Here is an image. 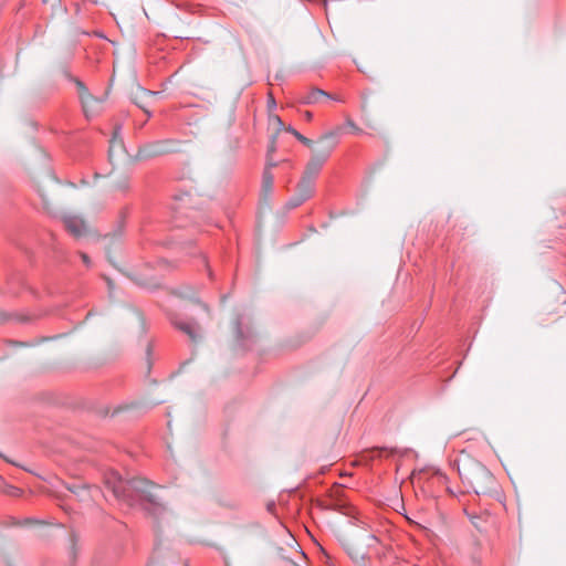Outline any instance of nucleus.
Listing matches in <instances>:
<instances>
[{
  "label": "nucleus",
  "instance_id": "1",
  "mask_svg": "<svg viewBox=\"0 0 566 566\" xmlns=\"http://www.w3.org/2000/svg\"><path fill=\"white\" fill-rule=\"evenodd\" d=\"M104 485L113 493L116 500L133 506L137 503L153 514H160L165 506L151 492L155 484L143 478L123 480L116 471H107L104 474Z\"/></svg>",
  "mask_w": 566,
  "mask_h": 566
},
{
  "label": "nucleus",
  "instance_id": "2",
  "mask_svg": "<svg viewBox=\"0 0 566 566\" xmlns=\"http://www.w3.org/2000/svg\"><path fill=\"white\" fill-rule=\"evenodd\" d=\"M458 472L464 484L478 495L496 493L497 482L494 475L478 460L470 455H461L458 460Z\"/></svg>",
  "mask_w": 566,
  "mask_h": 566
},
{
  "label": "nucleus",
  "instance_id": "3",
  "mask_svg": "<svg viewBox=\"0 0 566 566\" xmlns=\"http://www.w3.org/2000/svg\"><path fill=\"white\" fill-rule=\"evenodd\" d=\"M342 130V127H336L335 129L319 137L316 144L313 143V147L311 148L313 151V156L326 163L332 153L334 151V149L336 148V146L338 145Z\"/></svg>",
  "mask_w": 566,
  "mask_h": 566
},
{
  "label": "nucleus",
  "instance_id": "4",
  "mask_svg": "<svg viewBox=\"0 0 566 566\" xmlns=\"http://www.w3.org/2000/svg\"><path fill=\"white\" fill-rule=\"evenodd\" d=\"M120 126H115L113 137L109 140L108 158L111 163H113L115 158L120 159L126 155L124 142L120 136Z\"/></svg>",
  "mask_w": 566,
  "mask_h": 566
},
{
  "label": "nucleus",
  "instance_id": "5",
  "mask_svg": "<svg viewBox=\"0 0 566 566\" xmlns=\"http://www.w3.org/2000/svg\"><path fill=\"white\" fill-rule=\"evenodd\" d=\"M172 142L170 140H158L151 144L146 145L143 149H140L139 155L143 157H156L165 155L171 149L169 148V145Z\"/></svg>",
  "mask_w": 566,
  "mask_h": 566
},
{
  "label": "nucleus",
  "instance_id": "6",
  "mask_svg": "<svg viewBox=\"0 0 566 566\" xmlns=\"http://www.w3.org/2000/svg\"><path fill=\"white\" fill-rule=\"evenodd\" d=\"M63 222L67 232H70L75 238H80L86 233L85 222L76 216L65 217Z\"/></svg>",
  "mask_w": 566,
  "mask_h": 566
},
{
  "label": "nucleus",
  "instance_id": "7",
  "mask_svg": "<svg viewBox=\"0 0 566 566\" xmlns=\"http://www.w3.org/2000/svg\"><path fill=\"white\" fill-rule=\"evenodd\" d=\"M86 118H91L101 112L102 99L92 94L80 99Z\"/></svg>",
  "mask_w": 566,
  "mask_h": 566
},
{
  "label": "nucleus",
  "instance_id": "8",
  "mask_svg": "<svg viewBox=\"0 0 566 566\" xmlns=\"http://www.w3.org/2000/svg\"><path fill=\"white\" fill-rule=\"evenodd\" d=\"M336 99L331 94L326 93L325 91L321 88H312L306 95H304L301 98L302 104L311 105V104H318L323 99Z\"/></svg>",
  "mask_w": 566,
  "mask_h": 566
},
{
  "label": "nucleus",
  "instance_id": "9",
  "mask_svg": "<svg viewBox=\"0 0 566 566\" xmlns=\"http://www.w3.org/2000/svg\"><path fill=\"white\" fill-rule=\"evenodd\" d=\"M324 164H325V161H323L322 159H319L315 156H312L305 167L303 177L315 181V179L318 176L319 171L322 170Z\"/></svg>",
  "mask_w": 566,
  "mask_h": 566
},
{
  "label": "nucleus",
  "instance_id": "10",
  "mask_svg": "<svg viewBox=\"0 0 566 566\" xmlns=\"http://www.w3.org/2000/svg\"><path fill=\"white\" fill-rule=\"evenodd\" d=\"M174 326L188 335L192 340H196L198 337L199 326L195 322H185L179 319L171 321Z\"/></svg>",
  "mask_w": 566,
  "mask_h": 566
},
{
  "label": "nucleus",
  "instance_id": "11",
  "mask_svg": "<svg viewBox=\"0 0 566 566\" xmlns=\"http://www.w3.org/2000/svg\"><path fill=\"white\" fill-rule=\"evenodd\" d=\"M273 185H274V176L269 169H264L262 175V186H261V193L264 199H268L272 191H273Z\"/></svg>",
  "mask_w": 566,
  "mask_h": 566
},
{
  "label": "nucleus",
  "instance_id": "12",
  "mask_svg": "<svg viewBox=\"0 0 566 566\" xmlns=\"http://www.w3.org/2000/svg\"><path fill=\"white\" fill-rule=\"evenodd\" d=\"M315 189V181L302 177L301 181L297 185V195L303 197L305 200L310 199Z\"/></svg>",
  "mask_w": 566,
  "mask_h": 566
},
{
  "label": "nucleus",
  "instance_id": "13",
  "mask_svg": "<svg viewBox=\"0 0 566 566\" xmlns=\"http://www.w3.org/2000/svg\"><path fill=\"white\" fill-rule=\"evenodd\" d=\"M69 490L74 493L75 495H77L82 501H84L86 499V495L88 497H93V495L91 494L92 491L94 492H98V488L96 486H88L86 484H73L71 486H69Z\"/></svg>",
  "mask_w": 566,
  "mask_h": 566
},
{
  "label": "nucleus",
  "instance_id": "14",
  "mask_svg": "<svg viewBox=\"0 0 566 566\" xmlns=\"http://www.w3.org/2000/svg\"><path fill=\"white\" fill-rule=\"evenodd\" d=\"M286 132L291 133L298 142H301L304 146L312 148L313 147V140L310 138L303 136L301 133H298L296 129H294L292 126H289L285 128Z\"/></svg>",
  "mask_w": 566,
  "mask_h": 566
},
{
  "label": "nucleus",
  "instance_id": "15",
  "mask_svg": "<svg viewBox=\"0 0 566 566\" xmlns=\"http://www.w3.org/2000/svg\"><path fill=\"white\" fill-rule=\"evenodd\" d=\"M72 80L74 81V83L76 85L80 99L84 98L85 96L91 95L87 87L81 80H78V78H72Z\"/></svg>",
  "mask_w": 566,
  "mask_h": 566
},
{
  "label": "nucleus",
  "instance_id": "16",
  "mask_svg": "<svg viewBox=\"0 0 566 566\" xmlns=\"http://www.w3.org/2000/svg\"><path fill=\"white\" fill-rule=\"evenodd\" d=\"M186 201H189L188 195L181 198H176V202L172 206V209L175 210L176 213H182V210L185 208L184 202Z\"/></svg>",
  "mask_w": 566,
  "mask_h": 566
},
{
  "label": "nucleus",
  "instance_id": "17",
  "mask_svg": "<svg viewBox=\"0 0 566 566\" xmlns=\"http://www.w3.org/2000/svg\"><path fill=\"white\" fill-rule=\"evenodd\" d=\"M304 201H306V200L296 193L293 198H291L287 201L286 206L289 209H294V208H297L298 206H301Z\"/></svg>",
  "mask_w": 566,
  "mask_h": 566
},
{
  "label": "nucleus",
  "instance_id": "18",
  "mask_svg": "<svg viewBox=\"0 0 566 566\" xmlns=\"http://www.w3.org/2000/svg\"><path fill=\"white\" fill-rule=\"evenodd\" d=\"M471 523L475 526V528L482 531L483 530V521L481 516L478 515H469Z\"/></svg>",
  "mask_w": 566,
  "mask_h": 566
},
{
  "label": "nucleus",
  "instance_id": "19",
  "mask_svg": "<svg viewBox=\"0 0 566 566\" xmlns=\"http://www.w3.org/2000/svg\"><path fill=\"white\" fill-rule=\"evenodd\" d=\"M7 493L12 496H18L21 494V490L15 486H10V489L7 491Z\"/></svg>",
  "mask_w": 566,
  "mask_h": 566
},
{
  "label": "nucleus",
  "instance_id": "20",
  "mask_svg": "<svg viewBox=\"0 0 566 566\" xmlns=\"http://www.w3.org/2000/svg\"><path fill=\"white\" fill-rule=\"evenodd\" d=\"M276 163L272 160L270 156H268L266 165L264 169H269L271 171L272 168L276 167Z\"/></svg>",
  "mask_w": 566,
  "mask_h": 566
},
{
  "label": "nucleus",
  "instance_id": "21",
  "mask_svg": "<svg viewBox=\"0 0 566 566\" xmlns=\"http://www.w3.org/2000/svg\"><path fill=\"white\" fill-rule=\"evenodd\" d=\"M271 119L277 124L280 129L284 127V124H283L282 119L279 116L274 115V116L271 117Z\"/></svg>",
  "mask_w": 566,
  "mask_h": 566
},
{
  "label": "nucleus",
  "instance_id": "22",
  "mask_svg": "<svg viewBox=\"0 0 566 566\" xmlns=\"http://www.w3.org/2000/svg\"><path fill=\"white\" fill-rule=\"evenodd\" d=\"M81 258H82V260H83L84 264H85L86 266H90V264H91V260H90L88 255H87V254H85V253H81Z\"/></svg>",
  "mask_w": 566,
  "mask_h": 566
},
{
  "label": "nucleus",
  "instance_id": "23",
  "mask_svg": "<svg viewBox=\"0 0 566 566\" xmlns=\"http://www.w3.org/2000/svg\"><path fill=\"white\" fill-rule=\"evenodd\" d=\"M346 124L349 126V128H353L355 132H360V128H358L353 120L348 119Z\"/></svg>",
  "mask_w": 566,
  "mask_h": 566
},
{
  "label": "nucleus",
  "instance_id": "24",
  "mask_svg": "<svg viewBox=\"0 0 566 566\" xmlns=\"http://www.w3.org/2000/svg\"><path fill=\"white\" fill-rule=\"evenodd\" d=\"M304 118H305V120H307V122L312 120V118H313V113H311V112L306 111V112L304 113Z\"/></svg>",
  "mask_w": 566,
  "mask_h": 566
},
{
  "label": "nucleus",
  "instance_id": "25",
  "mask_svg": "<svg viewBox=\"0 0 566 566\" xmlns=\"http://www.w3.org/2000/svg\"><path fill=\"white\" fill-rule=\"evenodd\" d=\"M275 105H276L275 104V99L272 96H270L269 106L270 107H275Z\"/></svg>",
  "mask_w": 566,
  "mask_h": 566
},
{
  "label": "nucleus",
  "instance_id": "26",
  "mask_svg": "<svg viewBox=\"0 0 566 566\" xmlns=\"http://www.w3.org/2000/svg\"><path fill=\"white\" fill-rule=\"evenodd\" d=\"M275 150L274 145H272L269 149V155Z\"/></svg>",
  "mask_w": 566,
  "mask_h": 566
},
{
  "label": "nucleus",
  "instance_id": "27",
  "mask_svg": "<svg viewBox=\"0 0 566 566\" xmlns=\"http://www.w3.org/2000/svg\"><path fill=\"white\" fill-rule=\"evenodd\" d=\"M390 452H391V453H396V452H398V451H397V449L395 448V449H390Z\"/></svg>",
  "mask_w": 566,
  "mask_h": 566
},
{
  "label": "nucleus",
  "instance_id": "28",
  "mask_svg": "<svg viewBox=\"0 0 566 566\" xmlns=\"http://www.w3.org/2000/svg\"><path fill=\"white\" fill-rule=\"evenodd\" d=\"M34 521L32 520H25V524H29V523H33Z\"/></svg>",
  "mask_w": 566,
  "mask_h": 566
}]
</instances>
